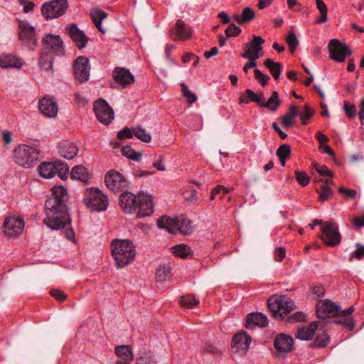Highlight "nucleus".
Instances as JSON below:
<instances>
[{"instance_id":"obj_3","label":"nucleus","mask_w":364,"mask_h":364,"mask_svg":"<svg viewBox=\"0 0 364 364\" xmlns=\"http://www.w3.org/2000/svg\"><path fill=\"white\" fill-rule=\"evenodd\" d=\"M156 225L160 229H165L171 234L179 231L183 235H188L193 232L191 220L183 215L171 218L164 215L157 220Z\"/></svg>"},{"instance_id":"obj_22","label":"nucleus","mask_w":364,"mask_h":364,"mask_svg":"<svg viewBox=\"0 0 364 364\" xmlns=\"http://www.w3.org/2000/svg\"><path fill=\"white\" fill-rule=\"evenodd\" d=\"M119 205L125 213H132L137 208V197L131 192L125 191L119 196Z\"/></svg>"},{"instance_id":"obj_28","label":"nucleus","mask_w":364,"mask_h":364,"mask_svg":"<svg viewBox=\"0 0 364 364\" xmlns=\"http://www.w3.org/2000/svg\"><path fill=\"white\" fill-rule=\"evenodd\" d=\"M59 154L67 159H73L78 152V149L73 143L63 141L58 146Z\"/></svg>"},{"instance_id":"obj_35","label":"nucleus","mask_w":364,"mask_h":364,"mask_svg":"<svg viewBox=\"0 0 364 364\" xmlns=\"http://www.w3.org/2000/svg\"><path fill=\"white\" fill-rule=\"evenodd\" d=\"M264 65L269 70L275 80L279 78L282 68V64L281 63L274 62L271 58H267L264 61Z\"/></svg>"},{"instance_id":"obj_4","label":"nucleus","mask_w":364,"mask_h":364,"mask_svg":"<svg viewBox=\"0 0 364 364\" xmlns=\"http://www.w3.org/2000/svg\"><path fill=\"white\" fill-rule=\"evenodd\" d=\"M267 303L272 315L281 320L285 319L294 306V301L287 295H273L268 299Z\"/></svg>"},{"instance_id":"obj_58","label":"nucleus","mask_w":364,"mask_h":364,"mask_svg":"<svg viewBox=\"0 0 364 364\" xmlns=\"http://www.w3.org/2000/svg\"><path fill=\"white\" fill-rule=\"evenodd\" d=\"M314 168L321 176H328L330 177H333V174L331 171L326 166H321L318 163H315Z\"/></svg>"},{"instance_id":"obj_5","label":"nucleus","mask_w":364,"mask_h":364,"mask_svg":"<svg viewBox=\"0 0 364 364\" xmlns=\"http://www.w3.org/2000/svg\"><path fill=\"white\" fill-rule=\"evenodd\" d=\"M83 202L90 211H103L107 210L109 200L106 195L95 188L86 189L84 193Z\"/></svg>"},{"instance_id":"obj_31","label":"nucleus","mask_w":364,"mask_h":364,"mask_svg":"<svg viewBox=\"0 0 364 364\" xmlns=\"http://www.w3.org/2000/svg\"><path fill=\"white\" fill-rule=\"evenodd\" d=\"M22 65L19 58L11 54H4L0 57L1 68H19Z\"/></svg>"},{"instance_id":"obj_60","label":"nucleus","mask_w":364,"mask_h":364,"mask_svg":"<svg viewBox=\"0 0 364 364\" xmlns=\"http://www.w3.org/2000/svg\"><path fill=\"white\" fill-rule=\"evenodd\" d=\"M50 294L60 302H63L66 299V295L59 289H52L50 291Z\"/></svg>"},{"instance_id":"obj_53","label":"nucleus","mask_w":364,"mask_h":364,"mask_svg":"<svg viewBox=\"0 0 364 364\" xmlns=\"http://www.w3.org/2000/svg\"><path fill=\"white\" fill-rule=\"evenodd\" d=\"M254 75L255 79L261 84L262 87H265L268 80L270 79L269 76L262 73L259 69L254 70Z\"/></svg>"},{"instance_id":"obj_41","label":"nucleus","mask_w":364,"mask_h":364,"mask_svg":"<svg viewBox=\"0 0 364 364\" xmlns=\"http://www.w3.org/2000/svg\"><path fill=\"white\" fill-rule=\"evenodd\" d=\"M277 156L282 166L286 164L287 159L289 157L291 154V147L288 144L281 145L277 150Z\"/></svg>"},{"instance_id":"obj_39","label":"nucleus","mask_w":364,"mask_h":364,"mask_svg":"<svg viewBox=\"0 0 364 364\" xmlns=\"http://www.w3.org/2000/svg\"><path fill=\"white\" fill-rule=\"evenodd\" d=\"M156 279L157 282H163L171 277V268L166 265H160L156 271Z\"/></svg>"},{"instance_id":"obj_57","label":"nucleus","mask_w":364,"mask_h":364,"mask_svg":"<svg viewBox=\"0 0 364 364\" xmlns=\"http://www.w3.org/2000/svg\"><path fill=\"white\" fill-rule=\"evenodd\" d=\"M257 51H252L251 49H245L244 53L241 55L243 58L252 60L254 62H257V60L262 57V55H259Z\"/></svg>"},{"instance_id":"obj_10","label":"nucleus","mask_w":364,"mask_h":364,"mask_svg":"<svg viewBox=\"0 0 364 364\" xmlns=\"http://www.w3.org/2000/svg\"><path fill=\"white\" fill-rule=\"evenodd\" d=\"M94 111L98 121L105 125L109 124L114 119V111L103 99L94 102Z\"/></svg>"},{"instance_id":"obj_11","label":"nucleus","mask_w":364,"mask_h":364,"mask_svg":"<svg viewBox=\"0 0 364 364\" xmlns=\"http://www.w3.org/2000/svg\"><path fill=\"white\" fill-rule=\"evenodd\" d=\"M331 59L336 62H344L346 57L352 54L350 48L338 39H332L328 43Z\"/></svg>"},{"instance_id":"obj_56","label":"nucleus","mask_w":364,"mask_h":364,"mask_svg":"<svg viewBox=\"0 0 364 364\" xmlns=\"http://www.w3.org/2000/svg\"><path fill=\"white\" fill-rule=\"evenodd\" d=\"M134 129H129L128 127H125L121 131H119L117 134V138L119 140H124L125 139H131L134 135Z\"/></svg>"},{"instance_id":"obj_19","label":"nucleus","mask_w":364,"mask_h":364,"mask_svg":"<svg viewBox=\"0 0 364 364\" xmlns=\"http://www.w3.org/2000/svg\"><path fill=\"white\" fill-rule=\"evenodd\" d=\"M65 30L79 49L84 48L87 46L89 38L83 31L77 28L75 23L68 25Z\"/></svg>"},{"instance_id":"obj_46","label":"nucleus","mask_w":364,"mask_h":364,"mask_svg":"<svg viewBox=\"0 0 364 364\" xmlns=\"http://www.w3.org/2000/svg\"><path fill=\"white\" fill-rule=\"evenodd\" d=\"M181 304L187 308H193L199 304V300L193 294H187L181 297Z\"/></svg>"},{"instance_id":"obj_54","label":"nucleus","mask_w":364,"mask_h":364,"mask_svg":"<svg viewBox=\"0 0 364 364\" xmlns=\"http://www.w3.org/2000/svg\"><path fill=\"white\" fill-rule=\"evenodd\" d=\"M332 195L333 191L331 188L328 187L327 186H322L321 188L320 194L318 196V200L321 202L327 200L331 198Z\"/></svg>"},{"instance_id":"obj_12","label":"nucleus","mask_w":364,"mask_h":364,"mask_svg":"<svg viewBox=\"0 0 364 364\" xmlns=\"http://www.w3.org/2000/svg\"><path fill=\"white\" fill-rule=\"evenodd\" d=\"M19 28H21L19 38L22 45L30 50H34L37 46L35 28L26 21L19 22Z\"/></svg>"},{"instance_id":"obj_38","label":"nucleus","mask_w":364,"mask_h":364,"mask_svg":"<svg viewBox=\"0 0 364 364\" xmlns=\"http://www.w3.org/2000/svg\"><path fill=\"white\" fill-rule=\"evenodd\" d=\"M115 353L120 358L124 359V361L129 363L132 360L133 353L129 346H119L115 348Z\"/></svg>"},{"instance_id":"obj_15","label":"nucleus","mask_w":364,"mask_h":364,"mask_svg":"<svg viewBox=\"0 0 364 364\" xmlns=\"http://www.w3.org/2000/svg\"><path fill=\"white\" fill-rule=\"evenodd\" d=\"M42 43L44 46L43 51H48L55 55H63V41L59 36L48 33L43 38Z\"/></svg>"},{"instance_id":"obj_42","label":"nucleus","mask_w":364,"mask_h":364,"mask_svg":"<svg viewBox=\"0 0 364 364\" xmlns=\"http://www.w3.org/2000/svg\"><path fill=\"white\" fill-rule=\"evenodd\" d=\"M259 103L257 95L252 90L247 89L245 92L241 95L239 98V103L248 104L250 102Z\"/></svg>"},{"instance_id":"obj_16","label":"nucleus","mask_w":364,"mask_h":364,"mask_svg":"<svg viewBox=\"0 0 364 364\" xmlns=\"http://www.w3.org/2000/svg\"><path fill=\"white\" fill-rule=\"evenodd\" d=\"M294 340L292 337L285 333L277 334L274 339V347L277 356L291 353L293 349Z\"/></svg>"},{"instance_id":"obj_44","label":"nucleus","mask_w":364,"mask_h":364,"mask_svg":"<svg viewBox=\"0 0 364 364\" xmlns=\"http://www.w3.org/2000/svg\"><path fill=\"white\" fill-rule=\"evenodd\" d=\"M340 317L333 321V323L337 324H341L352 330L354 327V321L352 316H346L345 312H341L338 315Z\"/></svg>"},{"instance_id":"obj_9","label":"nucleus","mask_w":364,"mask_h":364,"mask_svg":"<svg viewBox=\"0 0 364 364\" xmlns=\"http://www.w3.org/2000/svg\"><path fill=\"white\" fill-rule=\"evenodd\" d=\"M321 240L325 244L335 247L341 242V235L338 225L332 222H325L322 226Z\"/></svg>"},{"instance_id":"obj_17","label":"nucleus","mask_w":364,"mask_h":364,"mask_svg":"<svg viewBox=\"0 0 364 364\" xmlns=\"http://www.w3.org/2000/svg\"><path fill=\"white\" fill-rule=\"evenodd\" d=\"M75 78L80 82H85L90 77V66L87 57L80 56L73 63Z\"/></svg>"},{"instance_id":"obj_26","label":"nucleus","mask_w":364,"mask_h":364,"mask_svg":"<svg viewBox=\"0 0 364 364\" xmlns=\"http://www.w3.org/2000/svg\"><path fill=\"white\" fill-rule=\"evenodd\" d=\"M267 325V316L260 312L250 313L247 316L245 327L247 329H253L256 326L266 327Z\"/></svg>"},{"instance_id":"obj_25","label":"nucleus","mask_w":364,"mask_h":364,"mask_svg":"<svg viewBox=\"0 0 364 364\" xmlns=\"http://www.w3.org/2000/svg\"><path fill=\"white\" fill-rule=\"evenodd\" d=\"M318 328V322L313 321L308 325L299 326L295 337L301 341H309L315 335Z\"/></svg>"},{"instance_id":"obj_6","label":"nucleus","mask_w":364,"mask_h":364,"mask_svg":"<svg viewBox=\"0 0 364 364\" xmlns=\"http://www.w3.org/2000/svg\"><path fill=\"white\" fill-rule=\"evenodd\" d=\"M40 151L28 145L20 144L14 151L15 162L24 168H29L38 161Z\"/></svg>"},{"instance_id":"obj_40","label":"nucleus","mask_w":364,"mask_h":364,"mask_svg":"<svg viewBox=\"0 0 364 364\" xmlns=\"http://www.w3.org/2000/svg\"><path fill=\"white\" fill-rule=\"evenodd\" d=\"M264 40L259 36H253V39L245 45V49H251L252 51L261 52L262 45L264 43Z\"/></svg>"},{"instance_id":"obj_8","label":"nucleus","mask_w":364,"mask_h":364,"mask_svg":"<svg viewBox=\"0 0 364 364\" xmlns=\"http://www.w3.org/2000/svg\"><path fill=\"white\" fill-rule=\"evenodd\" d=\"M68 8L67 0H51L43 4L41 14L46 19L58 18L63 15Z\"/></svg>"},{"instance_id":"obj_20","label":"nucleus","mask_w":364,"mask_h":364,"mask_svg":"<svg viewBox=\"0 0 364 364\" xmlns=\"http://www.w3.org/2000/svg\"><path fill=\"white\" fill-rule=\"evenodd\" d=\"M191 35V28L181 19L177 20L175 26L170 31L171 38L173 41H185L190 38Z\"/></svg>"},{"instance_id":"obj_32","label":"nucleus","mask_w":364,"mask_h":364,"mask_svg":"<svg viewBox=\"0 0 364 364\" xmlns=\"http://www.w3.org/2000/svg\"><path fill=\"white\" fill-rule=\"evenodd\" d=\"M90 15L92 21L99 31L102 33H105L106 31L102 27V21L104 18L107 17L108 14L99 9H92L90 11Z\"/></svg>"},{"instance_id":"obj_51","label":"nucleus","mask_w":364,"mask_h":364,"mask_svg":"<svg viewBox=\"0 0 364 364\" xmlns=\"http://www.w3.org/2000/svg\"><path fill=\"white\" fill-rule=\"evenodd\" d=\"M295 178L302 186H306L310 182V178L304 171H295Z\"/></svg>"},{"instance_id":"obj_47","label":"nucleus","mask_w":364,"mask_h":364,"mask_svg":"<svg viewBox=\"0 0 364 364\" xmlns=\"http://www.w3.org/2000/svg\"><path fill=\"white\" fill-rule=\"evenodd\" d=\"M316 7L318 9L321 17L319 19H318L316 23H324L327 21V11L328 9L323 0H316Z\"/></svg>"},{"instance_id":"obj_33","label":"nucleus","mask_w":364,"mask_h":364,"mask_svg":"<svg viewBox=\"0 0 364 364\" xmlns=\"http://www.w3.org/2000/svg\"><path fill=\"white\" fill-rule=\"evenodd\" d=\"M299 115L300 114L297 107L295 105H291L289 108V112L281 117V120L284 127L289 128L292 127L294 118Z\"/></svg>"},{"instance_id":"obj_29","label":"nucleus","mask_w":364,"mask_h":364,"mask_svg":"<svg viewBox=\"0 0 364 364\" xmlns=\"http://www.w3.org/2000/svg\"><path fill=\"white\" fill-rule=\"evenodd\" d=\"M54 55L48 51H42L38 60V65L42 70L53 73Z\"/></svg>"},{"instance_id":"obj_1","label":"nucleus","mask_w":364,"mask_h":364,"mask_svg":"<svg viewBox=\"0 0 364 364\" xmlns=\"http://www.w3.org/2000/svg\"><path fill=\"white\" fill-rule=\"evenodd\" d=\"M67 190L61 186L53 188L51 195L45 203L46 218L44 223L50 229L59 230L70 224V219L65 202Z\"/></svg>"},{"instance_id":"obj_18","label":"nucleus","mask_w":364,"mask_h":364,"mask_svg":"<svg viewBox=\"0 0 364 364\" xmlns=\"http://www.w3.org/2000/svg\"><path fill=\"white\" fill-rule=\"evenodd\" d=\"M4 232L9 237H17L22 233L24 220L20 217H7L4 223Z\"/></svg>"},{"instance_id":"obj_37","label":"nucleus","mask_w":364,"mask_h":364,"mask_svg":"<svg viewBox=\"0 0 364 364\" xmlns=\"http://www.w3.org/2000/svg\"><path fill=\"white\" fill-rule=\"evenodd\" d=\"M280 106L281 102L279 100V94L277 91L272 92L269 100L262 105V107L267 108L272 112L277 111Z\"/></svg>"},{"instance_id":"obj_61","label":"nucleus","mask_w":364,"mask_h":364,"mask_svg":"<svg viewBox=\"0 0 364 364\" xmlns=\"http://www.w3.org/2000/svg\"><path fill=\"white\" fill-rule=\"evenodd\" d=\"M305 315L300 311L294 313L287 318V320L289 322H298L304 321Z\"/></svg>"},{"instance_id":"obj_62","label":"nucleus","mask_w":364,"mask_h":364,"mask_svg":"<svg viewBox=\"0 0 364 364\" xmlns=\"http://www.w3.org/2000/svg\"><path fill=\"white\" fill-rule=\"evenodd\" d=\"M340 193L346 195L349 198H355L357 196V191L354 189H348L344 187H340L338 189Z\"/></svg>"},{"instance_id":"obj_59","label":"nucleus","mask_w":364,"mask_h":364,"mask_svg":"<svg viewBox=\"0 0 364 364\" xmlns=\"http://www.w3.org/2000/svg\"><path fill=\"white\" fill-rule=\"evenodd\" d=\"M228 192H229V191H228V188H225V186H221V185L217 186L211 191L210 199L214 200L217 195H219L221 193L223 195H225Z\"/></svg>"},{"instance_id":"obj_30","label":"nucleus","mask_w":364,"mask_h":364,"mask_svg":"<svg viewBox=\"0 0 364 364\" xmlns=\"http://www.w3.org/2000/svg\"><path fill=\"white\" fill-rule=\"evenodd\" d=\"M317 331L315 340L309 344V346L312 348H324L330 341V336L323 328H318Z\"/></svg>"},{"instance_id":"obj_21","label":"nucleus","mask_w":364,"mask_h":364,"mask_svg":"<svg viewBox=\"0 0 364 364\" xmlns=\"http://www.w3.org/2000/svg\"><path fill=\"white\" fill-rule=\"evenodd\" d=\"M251 343V337L245 332L236 333L232 340V348L235 352L245 353L247 351Z\"/></svg>"},{"instance_id":"obj_52","label":"nucleus","mask_w":364,"mask_h":364,"mask_svg":"<svg viewBox=\"0 0 364 364\" xmlns=\"http://www.w3.org/2000/svg\"><path fill=\"white\" fill-rule=\"evenodd\" d=\"M343 109L347 117L350 119L355 117L357 114L355 106L348 101H344Z\"/></svg>"},{"instance_id":"obj_27","label":"nucleus","mask_w":364,"mask_h":364,"mask_svg":"<svg viewBox=\"0 0 364 364\" xmlns=\"http://www.w3.org/2000/svg\"><path fill=\"white\" fill-rule=\"evenodd\" d=\"M40 112L46 117H54L58 113V105L55 101L49 98H43L38 102Z\"/></svg>"},{"instance_id":"obj_55","label":"nucleus","mask_w":364,"mask_h":364,"mask_svg":"<svg viewBox=\"0 0 364 364\" xmlns=\"http://www.w3.org/2000/svg\"><path fill=\"white\" fill-rule=\"evenodd\" d=\"M241 32V28L235 23L230 24L225 31L227 37L238 36Z\"/></svg>"},{"instance_id":"obj_34","label":"nucleus","mask_w":364,"mask_h":364,"mask_svg":"<svg viewBox=\"0 0 364 364\" xmlns=\"http://www.w3.org/2000/svg\"><path fill=\"white\" fill-rule=\"evenodd\" d=\"M70 176L73 179L87 183L89 178V173L85 167L82 165H77L72 168Z\"/></svg>"},{"instance_id":"obj_24","label":"nucleus","mask_w":364,"mask_h":364,"mask_svg":"<svg viewBox=\"0 0 364 364\" xmlns=\"http://www.w3.org/2000/svg\"><path fill=\"white\" fill-rule=\"evenodd\" d=\"M112 76L115 82L122 87H126L134 82V76L124 68H116Z\"/></svg>"},{"instance_id":"obj_13","label":"nucleus","mask_w":364,"mask_h":364,"mask_svg":"<svg viewBox=\"0 0 364 364\" xmlns=\"http://www.w3.org/2000/svg\"><path fill=\"white\" fill-rule=\"evenodd\" d=\"M105 182L107 187L114 193H118L128 186V181L124 176L114 169L107 173Z\"/></svg>"},{"instance_id":"obj_64","label":"nucleus","mask_w":364,"mask_h":364,"mask_svg":"<svg viewBox=\"0 0 364 364\" xmlns=\"http://www.w3.org/2000/svg\"><path fill=\"white\" fill-rule=\"evenodd\" d=\"M356 247L357 248L353 252V256L358 259H361L364 257V245L357 243Z\"/></svg>"},{"instance_id":"obj_14","label":"nucleus","mask_w":364,"mask_h":364,"mask_svg":"<svg viewBox=\"0 0 364 364\" xmlns=\"http://www.w3.org/2000/svg\"><path fill=\"white\" fill-rule=\"evenodd\" d=\"M340 314V306L329 299L319 301L316 304V316L318 318L325 319L338 316Z\"/></svg>"},{"instance_id":"obj_23","label":"nucleus","mask_w":364,"mask_h":364,"mask_svg":"<svg viewBox=\"0 0 364 364\" xmlns=\"http://www.w3.org/2000/svg\"><path fill=\"white\" fill-rule=\"evenodd\" d=\"M138 217H146L154 213V203L151 196L140 194L137 201Z\"/></svg>"},{"instance_id":"obj_63","label":"nucleus","mask_w":364,"mask_h":364,"mask_svg":"<svg viewBox=\"0 0 364 364\" xmlns=\"http://www.w3.org/2000/svg\"><path fill=\"white\" fill-rule=\"evenodd\" d=\"M184 198L186 200L194 202L197 200V191L195 189H190L184 193Z\"/></svg>"},{"instance_id":"obj_36","label":"nucleus","mask_w":364,"mask_h":364,"mask_svg":"<svg viewBox=\"0 0 364 364\" xmlns=\"http://www.w3.org/2000/svg\"><path fill=\"white\" fill-rule=\"evenodd\" d=\"M255 16L254 10L250 7H245L243 9L240 16L235 14L233 16L235 21L240 25L246 22L252 21Z\"/></svg>"},{"instance_id":"obj_2","label":"nucleus","mask_w":364,"mask_h":364,"mask_svg":"<svg viewBox=\"0 0 364 364\" xmlns=\"http://www.w3.org/2000/svg\"><path fill=\"white\" fill-rule=\"evenodd\" d=\"M111 246L112 255L118 268H123L134 261L136 250L131 241L115 239L112 242Z\"/></svg>"},{"instance_id":"obj_50","label":"nucleus","mask_w":364,"mask_h":364,"mask_svg":"<svg viewBox=\"0 0 364 364\" xmlns=\"http://www.w3.org/2000/svg\"><path fill=\"white\" fill-rule=\"evenodd\" d=\"M134 132L135 134L134 136H135L137 139H140L143 142L148 143L151 141V136L150 134L146 132V131L144 129L138 127L136 128H134Z\"/></svg>"},{"instance_id":"obj_45","label":"nucleus","mask_w":364,"mask_h":364,"mask_svg":"<svg viewBox=\"0 0 364 364\" xmlns=\"http://www.w3.org/2000/svg\"><path fill=\"white\" fill-rule=\"evenodd\" d=\"M121 152L122 154L125 157L136 161H139L141 156V154L136 151L135 150L132 149L131 146L127 145L122 148Z\"/></svg>"},{"instance_id":"obj_7","label":"nucleus","mask_w":364,"mask_h":364,"mask_svg":"<svg viewBox=\"0 0 364 364\" xmlns=\"http://www.w3.org/2000/svg\"><path fill=\"white\" fill-rule=\"evenodd\" d=\"M40 176L44 178H51L55 174L64 180L67 178L69 173V166L66 163L62 161L42 162L38 167Z\"/></svg>"},{"instance_id":"obj_43","label":"nucleus","mask_w":364,"mask_h":364,"mask_svg":"<svg viewBox=\"0 0 364 364\" xmlns=\"http://www.w3.org/2000/svg\"><path fill=\"white\" fill-rule=\"evenodd\" d=\"M172 250L174 255L183 259L187 258L191 254V248L184 244L173 247Z\"/></svg>"},{"instance_id":"obj_48","label":"nucleus","mask_w":364,"mask_h":364,"mask_svg":"<svg viewBox=\"0 0 364 364\" xmlns=\"http://www.w3.org/2000/svg\"><path fill=\"white\" fill-rule=\"evenodd\" d=\"M181 87V92L183 96L187 100V102L190 104L194 103L197 100V97L195 93L191 92L184 82L180 84Z\"/></svg>"},{"instance_id":"obj_49","label":"nucleus","mask_w":364,"mask_h":364,"mask_svg":"<svg viewBox=\"0 0 364 364\" xmlns=\"http://www.w3.org/2000/svg\"><path fill=\"white\" fill-rule=\"evenodd\" d=\"M287 43L289 47L290 52L291 53H294L297 46L299 45V40L293 31L288 32Z\"/></svg>"}]
</instances>
